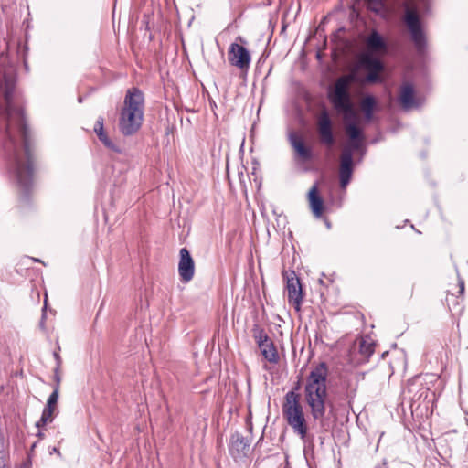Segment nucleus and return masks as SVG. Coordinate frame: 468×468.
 <instances>
[{
    "instance_id": "nucleus-29",
    "label": "nucleus",
    "mask_w": 468,
    "mask_h": 468,
    "mask_svg": "<svg viewBox=\"0 0 468 468\" xmlns=\"http://www.w3.org/2000/svg\"><path fill=\"white\" fill-rule=\"evenodd\" d=\"M4 458H5V454L3 453L0 456V468H11L9 464L5 463Z\"/></svg>"
},
{
    "instance_id": "nucleus-14",
    "label": "nucleus",
    "mask_w": 468,
    "mask_h": 468,
    "mask_svg": "<svg viewBox=\"0 0 468 468\" xmlns=\"http://www.w3.org/2000/svg\"><path fill=\"white\" fill-rule=\"evenodd\" d=\"M399 101L404 110L418 108L422 105V101L415 97L414 88L410 83H405L401 86Z\"/></svg>"
},
{
    "instance_id": "nucleus-27",
    "label": "nucleus",
    "mask_w": 468,
    "mask_h": 468,
    "mask_svg": "<svg viewBox=\"0 0 468 468\" xmlns=\"http://www.w3.org/2000/svg\"><path fill=\"white\" fill-rule=\"evenodd\" d=\"M98 138L103 144H108L111 140L104 132L98 133Z\"/></svg>"
},
{
    "instance_id": "nucleus-10",
    "label": "nucleus",
    "mask_w": 468,
    "mask_h": 468,
    "mask_svg": "<svg viewBox=\"0 0 468 468\" xmlns=\"http://www.w3.org/2000/svg\"><path fill=\"white\" fill-rule=\"evenodd\" d=\"M359 65L368 71L365 79L366 82L377 83L382 81L379 74L384 70V64L380 59L374 58L371 54L365 53L359 58Z\"/></svg>"
},
{
    "instance_id": "nucleus-26",
    "label": "nucleus",
    "mask_w": 468,
    "mask_h": 468,
    "mask_svg": "<svg viewBox=\"0 0 468 468\" xmlns=\"http://www.w3.org/2000/svg\"><path fill=\"white\" fill-rule=\"evenodd\" d=\"M46 308H47V299H45V304H44V308L42 310V316H41V320L39 323V326L42 330H45Z\"/></svg>"
},
{
    "instance_id": "nucleus-5",
    "label": "nucleus",
    "mask_w": 468,
    "mask_h": 468,
    "mask_svg": "<svg viewBox=\"0 0 468 468\" xmlns=\"http://www.w3.org/2000/svg\"><path fill=\"white\" fill-rule=\"evenodd\" d=\"M300 387L301 381L298 380L295 386L286 393L282 413L293 432L304 440L307 436L308 427L303 406L300 403V394L298 393Z\"/></svg>"
},
{
    "instance_id": "nucleus-21",
    "label": "nucleus",
    "mask_w": 468,
    "mask_h": 468,
    "mask_svg": "<svg viewBox=\"0 0 468 468\" xmlns=\"http://www.w3.org/2000/svg\"><path fill=\"white\" fill-rule=\"evenodd\" d=\"M54 413L49 410L44 408L40 419L37 421L36 426L40 429L44 427L46 424L52 422Z\"/></svg>"
},
{
    "instance_id": "nucleus-25",
    "label": "nucleus",
    "mask_w": 468,
    "mask_h": 468,
    "mask_svg": "<svg viewBox=\"0 0 468 468\" xmlns=\"http://www.w3.org/2000/svg\"><path fill=\"white\" fill-rule=\"evenodd\" d=\"M54 379L56 382L55 387H58V391H59V385H60L61 378L59 376V368H58V367H55V369H54Z\"/></svg>"
},
{
    "instance_id": "nucleus-17",
    "label": "nucleus",
    "mask_w": 468,
    "mask_h": 468,
    "mask_svg": "<svg viewBox=\"0 0 468 468\" xmlns=\"http://www.w3.org/2000/svg\"><path fill=\"white\" fill-rule=\"evenodd\" d=\"M366 46L371 53L382 52L388 49L387 42L376 29H373L366 38Z\"/></svg>"
},
{
    "instance_id": "nucleus-13",
    "label": "nucleus",
    "mask_w": 468,
    "mask_h": 468,
    "mask_svg": "<svg viewBox=\"0 0 468 468\" xmlns=\"http://www.w3.org/2000/svg\"><path fill=\"white\" fill-rule=\"evenodd\" d=\"M229 61L231 65L240 69H248L250 65L251 57L246 48L238 43H232L229 48Z\"/></svg>"
},
{
    "instance_id": "nucleus-2",
    "label": "nucleus",
    "mask_w": 468,
    "mask_h": 468,
    "mask_svg": "<svg viewBox=\"0 0 468 468\" xmlns=\"http://www.w3.org/2000/svg\"><path fill=\"white\" fill-rule=\"evenodd\" d=\"M353 80L352 76H342L338 78L333 90L328 94V99L335 110L343 114L345 129L349 137L351 146L355 149H361L364 144V134L357 126V113L354 108L349 86Z\"/></svg>"
},
{
    "instance_id": "nucleus-9",
    "label": "nucleus",
    "mask_w": 468,
    "mask_h": 468,
    "mask_svg": "<svg viewBox=\"0 0 468 468\" xmlns=\"http://www.w3.org/2000/svg\"><path fill=\"white\" fill-rule=\"evenodd\" d=\"M364 149V146L361 149H355L351 146V143H349L342 151L340 156V167H339V178H340V186L342 188H346V186L349 184L352 174H353V153L356 151H361Z\"/></svg>"
},
{
    "instance_id": "nucleus-33",
    "label": "nucleus",
    "mask_w": 468,
    "mask_h": 468,
    "mask_svg": "<svg viewBox=\"0 0 468 468\" xmlns=\"http://www.w3.org/2000/svg\"><path fill=\"white\" fill-rule=\"evenodd\" d=\"M37 436L42 437V436H43V434L39 431V432H38V434H37Z\"/></svg>"
},
{
    "instance_id": "nucleus-12",
    "label": "nucleus",
    "mask_w": 468,
    "mask_h": 468,
    "mask_svg": "<svg viewBox=\"0 0 468 468\" xmlns=\"http://www.w3.org/2000/svg\"><path fill=\"white\" fill-rule=\"evenodd\" d=\"M318 134L320 143L332 147L335 143L333 132V123L326 111H323L317 120Z\"/></svg>"
},
{
    "instance_id": "nucleus-20",
    "label": "nucleus",
    "mask_w": 468,
    "mask_h": 468,
    "mask_svg": "<svg viewBox=\"0 0 468 468\" xmlns=\"http://www.w3.org/2000/svg\"><path fill=\"white\" fill-rule=\"evenodd\" d=\"M376 107V100L373 96L367 95L361 101V110L367 121L373 117L374 109Z\"/></svg>"
},
{
    "instance_id": "nucleus-19",
    "label": "nucleus",
    "mask_w": 468,
    "mask_h": 468,
    "mask_svg": "<svg viewBox=\"0 0 468 468\" xmlns=\"http://www.w3.org/2000/svg\"><path fill=\"white\" fill-rule=\"evenodd\" d=\"M289 141L297 155L303 161L311 160L313 157L312 151L305 146L303 140L298 134L292 133L289 135Z\"/></svg>"
},
{
    "instance_id": "nucleus-8",
    "label": "nucleus",
    "mask_w": 468,
    "mask_h": 468,
    "mask_svg": "<svg viewBox=\"0 0 468 468\" xmlns=\"http://www.w3.org/2000/svg\"><path fill=\"white\" fill-rule=\"evenodd\" d=\"M283 279L286 281L288 301L296 311H300L303 302V289L300 279L292 270L283 271Z\"/></svg>"
},
{
    "instance_id": "nucleus-23",
    "label": "nucleus",
    "mask_w": 468,
    "mask_h": 468,
    "mask_svg": "<svg viewBox=\"0 0 468 468\" xmlns=\"http://www.w3.org/2000/svg\"><path fill=\"white\" fill-rule=\"evenodd\" d=\"M103 122L104 119L102 117H99L94 125V131L98 134V133L104 132L103 130Z\"/></svg>"
},
{
    "instance_id": "nucleus-11",
    "label": "nucleus",
    "mask_w": 468,
    "mask_h": 468,
    "mask_svg": "<svg viewBox=\"0 0 468 468\" xmlns=\"http://www.w3.org/2000/svg\"><path fill=\"white\" fill-rule=\"evenodd\" d=\"M178 275L183 283H188L195 276V261L186 248L179 250Z\"/></svg>"
},
{
    "instance_id": "nucleus-24",
    "label": "nucleus",
    "mask_w": 468,
    "mask_h": 468,
    "mask_svg": "<svg viewBox=\"0 0 468 468\" xmlns=\"http://www.w3.org/2000/svg\"><path fill=\"white\" fill-rule=\"evenodd\" d=\"M104 145L115 153H122V149L118 145H116L112 140H109V144Z\"/></svg>"
},
{
    "instance_id": "nucleus-31",
    "label": "nucleus",
    "mask_w": 468,
    "mask_h": 468,
    "mask_svg": "<svg viewBox=\"0 0 468 468\" xmlns=\"http://www.w3.org/2000/svg\"><path fill=\"white\" fill-rule=\"evenodd\" d=\"M45 409L49 410L51 412H55L57 410V407H53L52 405L46 404Z\"/></svg>"
},
{
    "instance_id": "nucleus-3",
    "label": "nucleus",
    "mask_w": 468,
    "mask_h": 468,
    "mask_svg": "<svg viewBox=\"0 0 468 468\" xmlns=\"http://www.w3.org/2000/svg\"><path fill=\"white\" fill-rule=\"evenodd\" d=\"M327 377L328 367L324 362L316 365L306 377L304 399L314 420L324 418L327 407L333 409V404L328 401Z\"/></svg>"
},
{
    "instance_id": "nucleus-16",
    "label": "nucleus",
    "mask_w": 468,
    "mask_h": 468,
    "mask_svg": "<svg viewBox=\"0 0 468 468\" xmlns=\"http://www.w3.org/2000/svg\"><path fill=\"white\" fill-rule=\"evenodd\" d=\"M250 441L240 433L236 432L231 435L229 441V453L234 459L241 458L248 450Z\"/></svg>"
},
{
    "instance_id": "nucleus-18",
    "label": "nucleus",
    "mask_w": 468,
    "mask_h": 468,
    "mask_svg": "<svg viewBox=\"0 0 468 468\" xmlns=\"http://www.w3.org/2000/svg\"><path fill=\"white\" fill-rule=\"evenodd\" d=\"M308 201L313 214L320 218L324 212V201L318 191V184L315 183L308 192Z\"/></svg>"
},
{
    "instance_id": "nucleus-7",
    "label": "nucleus",
    "mask_w": 468,
    "mask_h": 468,
    "mask_svg": "<svg viewBox=\"0 0 468 468\" xmlns=\"http://www.w3.org/2000/svg\"><path fill=\"white\" fill-rule=\"evenodd\" d=\"M252 333L258 347L264 358L270 363H277L279 361L277 349L264 329L255 324L252 328Z\"/></svg>"
},
{
    "instance_id": "nucleus-15",
    "label": "nucleus",
    "mask_w": 468,
    "mask_h": 468,
    "mask_svg": "<svg viewBox=\"0 0 468 468\" xmlns=\"http://www.w3.org/2000/svg\"><path fill=\"white\" fill-rule=\"evenodd\" d=\"M375 352V343L369 337H362L359 340L358 351L356 357L353 358L354 363L365 364L368 362L370 356Z\"/></svg>"
},
{
    "instance_id": "nucleus-30",
    "label": "nucleus",
    "mask_w": 468,
    "mask_h": 468,
    "mask_svg": "<svg viewBox=\"0 0 468 468\" xmlns=\"http://www.w3.org/2000/svg\"><path fill=\"white\" fill-rule=\"evenodd\" d=\"M458 283H459V287H460L459 292H460V294H463V292H464V282H463V280L459 279Z\"/></svg>"
},
{
    "instance_id": "nucleus-32",
    "label": "nucleus",
    "mask_w": 468,
    "mask_h": 468,
    "mask_svg": "<svg viewBox=\"0 0 468 468\" xmlns=\"http://www.w3.org/2000/svg\"><path fill=\"white\" fill-rule=\"evenodd\" d=\"M283 468H292L289 463H286V465Z\"/></svg>"
},
{
    "instance_id": "nucleus-1",
    "label": "nucleus",
    "mask_w": 468,
    "mask_h": 468,
    "mask_svg": "<svg viewBox=\"0 0 468 468\" xmlns=\"http://www.w3.org/2000/svg\"><path fill=\"white\" fill-rule=\"evenodd\" d=\"M0 90L4 95L1 112L5 120L3 148L9 172L19 187L27 192L33 183V157L29 129L24 111L16 101V76L13 68L0 70Z\"/></svg>"
},
{
    "instance_id": "nucleus-22",
    "label": "nucleus",
    "mask_w": 468,
    "mask_h": 468,
    "mask_svg": "<svg viewBox=\"0 0 468 468\" xmlns=\"http://www.w3.org/2000/svg\"><path fill=\"white\" fill-rule=\"evenodd\" d=\"M58 396L59 391H58V387H55L53 392L49 395L47 403L53 407H57Z\"/></svg>"
},
{
    "instance_id": "nucleus-28",
    "label": "nucleus",
    "mask_w": 468,
    "mask_h": 468,
    "mask_svg": "<svg viewBox=\"0 0 468 468\" xmlns=\"http://www.w3.org/2000/svg\"><path fill=\"white\" fill-rule=\"evenodd\" d=\"M53 356H54V358L56 360V367L60 368V366H61V363H62V359H61L58 352L55 351L53 353Z\"/></svg>"
},
{
    "instance_id": "nucleus-6",
    "label": "nucleus",
    "mask_w": 468,
    "mask_h": 468,
    "mask_svg": "<svg viewBox=\"0 0 468 468\" xmlns=\"http://www.w3.org/2000/svg\"><path fill=\"white\" fill-rule=\"evenodd\" d=\"M404 21L410 32L411 39L417 50L422 51L426 46V37L417 11L406 6Z\"/></svg>"
},
{
    "instance_id": "nucleus-4",
    "label": "nucleus",
    "mask_w": 468,
    "mask_h": 468,
    "mask_svg": "<svg viewBox=\"0 0 468 468\" xmlns=\"http://www.w3.org/2000/svg\"><path fill=\"white\" fill-rule=\"evenodd\" d=\"M144 112L143 91L133 87L126 92L119 117V130L124 136L135 134L142 127Z\"/></svg>"
}]
</instances>
